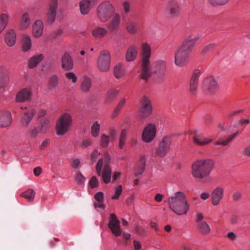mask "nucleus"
I'll return each instance as SVG.
<instances>
[{
  "instance_id": "1",
  "label": "nucleus",
  "mask_w": 250,
  "mask_h": 250,
  "mask_svg": "<svg viewBox=\"0 0 250 250\" xmlns=\"http://www.w3.org/2000/svg\"><path fill=\"white\" fill-rule=\"evenodd\" d=\"M199 35H190L186 38L175 50L174 64L178 67L186 66L189 61V55L197 42L200 39Z\"/></svg>"
},
{
  "instance_id": "2",
  "label": "nucleus",
  "mask_w": 250,
  "mask_h": 250,
  "mask_svg": "<svg viewBox=\"0 0 250 250\" xmlns=\"http://www.w3.org/2000/svg\"><path fill=\"white\" fill-rule=\"evenodd\" d=\"M167 203L169 208L177 215L187 214L189 205L185 193L177 191L168 196Z\"/></svg>"
},
{
  "instance_id": "3",
  "label": "nucleus",
  "mask_w": 250,
  "mask_h": 250,
  "mask_svg": "<svg viewBox=\"0 0 250 250\" xmlns=\"http://www.w3.org/2000/svg\"><path fill=\"white\" fill-rule=\"evenodd\" d=\"M214 165V160L211 159L198 160L192 164L191 174L196 179L205 178L212 172Z\"/></svg>"
},
{
  "instance_id": "4",
  "label": "nucleus",
  "mask_w": 250,
  "mask_h": 250,
  "mask_svg": "<svg viewBox=\"0 0 250 250\" xmlns=\"http://www.w3.org/2000/svg\"><path fill=\"white\" fill-rule=\"evenodd\" d=\"M141 78L147 81L151 75L150 59L151 55L150 45L146 43H143L141 49Z\"/></svg>"
},
{
  "instance_id": "5",
  "label": "nucleus",
  "mask_w": 250,
  "mask_h": 250,
  "mask_svg": "<svg viewBox=\"0 0 250 250\" xmlns=\"http://www.w3.org/2000/svg\"><path fill=\"white\" fill-rule=\"evenodd\" d=\"M110 158L108 154H104L103 158L99 160L96 166V170L98 176H101L104 182L108 184L110 182L111 169L109 165Z\"/></svg>"
},
{
  "instance_id": "6",
  "label": "nucleus",
  "mask_w": 250,
  "mask_h": 250,
  "mask_svg": "<svg viewBox=\"0 0 250 250\" xmlns=\"http://www.w3.org/2000/svg\"><path fill=\"white\" fill-rule=\"evenodd\" d=\"M98 19L102 22H105L115 13V9L109 1H106L100 3L97 8Z\"/></svg>"
},
{
  "instance_id": "7",
  "label": "nucleus",
  "mask_w": 250,
  "mask_h": 250,
  "mask_svg": "<svg viewBox=\"0 0 250 250\" xmlns=\"http://www.w3.org/2000/svg\"><path fill=\"white\" fill-rule=\"evenodd\" d=\"M72 123L71 116L65 113L62 114L56 124V133L58 135H63L69 130Z\"/></svg>"
},
{
  "instance_id": "8",
  "label": "nucleus",
  "mask_w": 250,
  "mask_h": 250,
  "mask_svg": "<svg viewBox=\"0 0 250 250\" xmlns=\"http://www.w3.org/2000/svg\"><path fill=\"white\" fill-rule=\"evenodd\" d=\"M110 53L106 50L101 52L98 58L97 66L101 72H107L110 67Z\"/></svg>"
},
{
  "instance_id": "9",
  "label": "nucleus",
  "mask_w": 250,
  "mask_h": 250,
  "mask_svg": "<svg viewBox=\"0 0 250 250\" xmlns=\"http://www.w3.org/2000/svg\"><path fill=\"white\" fill-rule=\"evenodd\" d=\"M180 10V6L176 0H169L167 2L165 14L167 18H176L179 16Z\"/></svg>"
},
{
  "instance_id": "10",
  "label": "nucleus",
  "mask_w": 250,
  "mask_h": 250,
  "mask_svg": "<svg viewBox=\"0 0 250 250\" xmlns=\"http://www.w3.org/2000/svg\"><path fill=\"white\" fill-rule=\"evenodd\" d=\"M152 110L153 107L150 99L146 96H143L141 101V117L144 118H147L151 114Z\"/></svg>"
},
{
  "instance_id": "11",
  "label": "nucleus",
  "mask_w": 250,
  "mask_h": 250,
  "mask_svg": "<svg viewBox=\"0 0 250 250\" xmlns=\"http://www.w3.org/2000/svg\"><path fill=\"white\" fill-rule=\"evenodd\" d=\"M156 134V126L154 124L150 123L144 129L142 133L143 140L146 143L150 142L155 138Z\"/></svg>"
},
{
  "instance_id": "12",
  "label": "nucleus",
  "mask_w": 250,
  "mask_h": 250,
  "mask_svg": "<svg viewBox=\"0 0 250 250\" xmlns=\"http://www.w3.org/2000/svg\"><path fill=\"white\" fill-rule=\"evenodd\" d=\"M171 143L170 137L166 136L164 137L160 143L159 147L157 150V155L161 157H164L168 151Z\"/></svg>"
},
{
  "instance_id": "13",
  "label": "nucleus",
  "mask_w": 250,
  "mask_h": 250,
  "mask_svg": "<svg viewBox=\"0 0 250 250\" xmlns=\"http://www.w3.org/2000/svg\"><path fill=\"white\" fill-rule=\"evenodd\" d=\"M109 228L112 232L116 236L121 235L122 229L120 226V221L118 220L116 216L114 213L110 215L108 223Z\"/></svg>"
},
{
  "instance_id": "14",
  "label": "nucleus",
  "mask_w": 250,
  "mask_h": 250,
  "mask_svg": "<svg viewBox=\"0 0 250 250\" xmlns=\"http://www.w3.org/2000/svg\"><path fill=\"white\" fill-rule=\"evenodd\" d=\"M21 109H26L22 113L21 120V123L23 127H27L33 119L35 113V111L33 108L27 109L26 107L21 106Z\"/></svg>"
},
{
  "instance_id": "15",
  "label": "nucleus",
  "mask_w": 250,
  "mask_h": 250,
  "mask_svg": "<svg viewBox=\"0 0 250 250\" xmlns=\"http://www.w3.org/2000/svg\"><path fill=\"white\" fill-rule=\"evenodd\" d=\"M154 73L160 79L164 78L166 70V62L163 60L155 61L152 64Z\"/></svg>"
},
{
  "instance_id": "16",
  "label": "nucleus",
  "mask_w": 250,
  "mask_h": 250,
  "mask_svg": "<svg viewBox=\"0 0 250 250\" xmlns=\"http://www.w3.org/2000/svg\"><path fill=\"white\" fill-rule=\"evenodd\" d=\"M201 74L199 69H196L193 72L189 81V90L192 95H195L197 90L199 80Z\"/></svg>"
},
{
  "instance_id": "17",
  "label": "nucleus",
  "mask_w": 250,
  "mask_h": 250,
  "mask_svg": "<svg viewBox=\"0 0 250 250\" xmlns=\"http://www.w3.org/2000/svg\"><path fill=\"white\" fill-rule=\"evenodd\" d=\"M203 88L208 93H213L217 89V83L214 78L211 76L206 78L203 82Z\"/></svg>"
},
{
  "instance_id": "18",
  "label": "nucleus",
  "mask_w": 250,
  "mask_h": 250,
  "mask_svg": "<svg viewBox=\"0 0 250 250\" xmlns=\"http://www.w3.org/2000/svg\"><path fill=\"white\" fill-rule=\"evenodd\" d=\"M32 91L30 88H24L17 93L15 100L17 102L23 103L30 100Z\"/></svg>"
},
{
  "instance_id": "19",
  "label": "nucleus",
  "mask_w": 250,
  "mask_h": 250,
  "mask_svg": "<svg viewBox=\"0 0 250 250\" xmlns=\"http://www.w3.org/2000/svg\"><path fill=\"white\" fill-rule=\"evenodd\" d=\"M224 195V189L221 187L215 188L211 194V203L213 206L218 205Z\"/></svg>"
},
{
  "instance_id": "20",
  "label": "nucleus",
  "mask_w": 250,
  "mask_h": 250,
  "mask_svg": "<svg viewBox=\"0 0 250 250\" xmlns=\"http://www.w3.org/2000/svg\"><path fill=\"white\" fill-rule=\"evenodd\" d=\"M58 7V0H51L47 13V21L48 23L52 24L55 21Z\"/></svg>"
},
{
  "instance_id": "21",
  "label": "nucleus",
  "mask_w": 250,
  "mask_h": 250,
  "mask_svg": "<svg viewBox=\"0 0 250 250\" xmlns=\"http://www.w3.org/2000/svg\"><path fill=\"white\" fill-rule=\"evenodd\" d=\"M4 42L8 46H13L17 41V35L13 29H7L4 37Z\"/></svg>"
},
{
  "instance_id": "22",
  "label": "nucleus",
  "mask_w": 250,
  "mask_h": 250,
  "mask_svg": "<svg viewBox=\"0 0 250 250\" xmlns=\"http://www.w3.org/2000/svg\"><path fill=\"white\" fill-rule=\"evenodd\" d=\"M121 22V16L119 13H115L112 18L107 24V27L110 32H113L119 26Z\"/></svg>"
},
{
  "instance_id": "23",
  "label": "nucleus",
  "mask_w": 250,
  "mask_h": 250,
  "mask_svg": "<svg viewBox=\"0 0 250 250\" xmlns=\"http://www.w3.org/2000/svg\"><path fill=\"white\" fill-rule=\"evenodd\" d=\"M12 122L11 113L5 111L0 114V127L4 128L9 126Z\"/></svg>"
},
{
  "instance_id": "24",
  "label": "nucleus",
  "mask_w": 250,
  "mask_h": 250,
  "mask_svg": "<svg viewBox=\"0 0 250 250\" xmlns=\"http://www.w3.org/2000/svg\"><path fill=\"white\" fill-rule=\"evenodd\" d=\"M62 67L66 71L71 70L73 68V62L70 55L65 53L62 57Z\"/></svg>"
},
{
  "instance_id": "25",
  "label": "nucleus",
  "mask_w": 250,
  "mask_h": 250,
  "mask_svg": "<svg viewBox=\"0 0 250 250\" xmlns=\"http://www.w3.org/2000/svg\"><path fill=\"white\" fill-rule=\"evenodd\" d=\"M138 55L137 47L131 45L128 47L125 55V60L128 62H132L137 58Z\"/></svg>"
},
{
  "instance_id": "26",
  "label": "nucleus",
  "mask_w": 250,
  "mask_h": 250,
  "mask_svg": "<svg viewBox=\"0 0 250 250\" xmlns=\"http://www.w3.org/2000/svg\"><path fill=\"white\" fill-rule=\"evenodd\" d=\"M146 168V159L145 156L140 157L139 162L137 164L134 170V176L137 177L144 172Z\"/></svg>"
},
{
  "instance_id": "27",
  "label": "nucleus",
  "mask_w": 250,
  "mask_h": 250,
  "mask_svg": "<svg viewBox=\"0 0 250 250\" xmlns=\"http://www.w3.org/2000/svg\"><path fill=\"white\" fill-rule=\"evenodd\" d=\"M193 140L195 144L202 146L208 145L212 141V139L202 137L200 134H198L197 132L194 133L193 137Z\"/></svg>"
},
{
  "instance_id": "28",
  "label": "nucleus",
  "mask_w": 250,
  "mask_h": 250,
  "mask_svg": "<svg viewBox=\"0 0 250 250\" xmlns=\"http://www.w3.org/2000/svg\"><path fill=\"white\" fill-rule=\"evenodd\" d=\"M31 24V20L29 14L27 12L24 13L21 16L19 23V28L20 30H25L28 28Z\"/></svg>"
},
{
  "instance_id": "29",
  "label": "nucleus",
  "mask_w": 250,
  "mask_h": 250,
  "mask_svg": "<svg viewBox=\"0 0 250 250\" xmlns=\"http://www.w3.org/2000/svg\"><path fill=\"white\" fill-rule=\"evenodd\" d=\"M44 58L42 54H38L31 57L27 62L28 67L29 68H34L41 62Z\"/></svg>"
},
{
  "instance_id": "30",
  "label": "nucleus",
  "mask_w": 250,
  "mask_h": 250,
  "mask_svg": "<svg viewBox=\"0 0 250 250\" xmlns=\"http://www.w3.org/2000/svg\"><path fill=\"white\" fill-rule=\"evenodd\" d=\"M196 226L198 232L202 235H208L211 231L210 226L206 221L199 222Z\"/></svg>"
},
{
  "instance_id": "31",
  "label": "nucleus",
  "mask_w": 250,
  "mask_h": 250,
  "mask_svg": "<svg viewBox=\"0 0 250 250\" xmlns=\"http://www.w3.org/2000/svg\"><path fill=\"white\" fill-rule=\"evenodd\" d=\"M43 25L41 21L38 20L33 25V34L36 38L40 37L42 34Z\"/></svg>"
},
{
  "instance_id": "32",
  "label": "nucleus",
  "mask_w": 250,
  "mask_h": 250,
  "mask_svg": "<svg viewBox=\"0 0 250 250\" xmlns=\"http://www.w3.org/2000/svg\"><path fill=\"white\" fill-rule=\"evenodd\" d=\"M108 31L104 28L98 27L92 30V35L95 38L101 39L106 36Z\"/></svg>"
},
{
  "instance_id": "33",
  "label": "nucleus",
  "mask_w": 250,
  "mask_h": 250,
  "mask_svg": "<svg viewBox=\"0 0 250 250\" xmlns=\"http://www.w3.org/2000/svg\"><path fill=\"white\" fill-rule=\"evenodd\" d=\"M113 73L115 77L118 79L122 78L125 75L123 64L119 63L114 67Z\"/></svg>"
},
{
  "instance_id": "34",
  "label": "nucleus",
  "mask_w": 250,
  "mask_h": 250,
  "mask_svg": "<svg viewBox=\"0 0 250 250\" xmlns=\"http://www.w3.org/2000/svg\"><path fill=\"white\" fill-rule=\"evenodd\" d=\"M21 45L22 49L24 52L28 51L31 49L32 42L30 37L26 35L22 36Z\"/></svg>"
},
{
  "instance_id": "35",
  "label": "nucleus",
  "mask_w": 250,
  "mask_h": 250,
  "mask_svg": "<svg viewBox=\"0 0 250 250\" xmlns=\"http://www.w3.org/2000/svg\"><path fill=\"white\" fill-rule=\"evenodd\" d=\"M119 93V91L115 89H111L107 91L105 98V102L108 104L111 103L115 99Z\"/></svg>"
},
{
  "instance_id": "36",
  "label": "nucleus",
  "mask_w": 250,
  "mask_h": 250,
  "mask_svg": "<svg viewBox=\"0 0 250 250\" xmlns=\"http://www.w3.org/2000/svg\"><path fill=\"white\" fill-rule=\"evenodd\" d=\"M8 79L7 69L5 67H0V89L3 87Z\"/></svg>"
},
{
  "instance_id": "37",
  "label": "nucleus",
  "mask_w": 250,
  "mask_h": 250,
  "mask_svg": "<svg viewBox=\"0 0 250 250\" xmlns=\"http://www.w3.org/2000/svg\"><path fill=\"white\" fill-rule=\"evenodd\" d=\"M92 5L87 0H83L80 2V9L83 15L87 14L92 7Z\"/></svg>"
},
{
  "instance_id": "38",
  "label": "nucleus",
  "mask_w": 250,
  "mask_h": 250,
  "mask_svg": "<svg viewBox=\"0 0 250 250\" xmlns=\"http://www.w3.org/2000/svg\"><path fill=\"white\" fill-rule=\"evenodd\" d=\"M91 86V80L90 78L85 77L83 78L81 84V90L83 92H87Z\"/></svg>"
},
{
  "instance_id": "39",
  "label": "nucleus",
  "mask_w": 250,
  "mask_h": 250,
  "mask_svg": "<svg viewBox=\"0 0 250 250\" xmlns=\"http://www.w3.org/2000/svg\"><path fill=\"white\" fill-rule=\"evenodd\" d=\"M9 15L6 13L0 14V30L3 31L8 24Z\"/></svg>"
},
{
  "instance_id": "40",
  "label": "nucleus",
  "mask_w": 250,
  "mask_h": 250,
  "mask_svg": "<svg viewBox=\"0 0 250 250\" xmlns=\"http://www.w3.org/2000/svg\"><path fill=\"white\" fill-rule=\"evenodd\" d=\"M126 135L127 130L125 129H123L121 132L119 141V147L120 149H123L125 144Z\"/></svg>"
},
{
  "instance_id": "41",
  "label": "nucleus",
  "mask_w": 250,
  "mask_h": 250,
  "mask_svg": "<svg viewBox=\"0 0 250 250\" xmlns=\"http://www.w3.org/2000/svg\"><path fill=\"white\" fill-rule=\"evenodd\" d=\"M21 196L27 200L28 201H33L35 196V192L33 189H28L22 193Z\"/></svg>"
},
{
  "instance_id": "42",
  "label": "nucleus",
  "mask_w": 250,
  "mask_h": 250,
  "mask_svg": "<svg viewBox=\"0 0 250 250\" xmlns=\"http://www.w3.org/2000/svg\"><path fill=\"white\" fill-rule=\"evenodd\" d=\"M126 102V99L125 98H123L118 103L117 106L115 108L113 112L112 115V117L113 118H115L117 116L120 110L125 104Z\"/></svg>"
},
{
  "instance_id": "43",
  "label": "nucleus",
  "mask_w": 250,
  "mask_h": 250,
  "mask_svg": "<svg viewBox=\"0 0 250 250\" xmlns=\"http://www.w3.org/2000/svg\"><path fill=\"white\" fill-rule=\"evenodd\" d=\"M100 125L98 121H95L91 126V134L93 137H97L99 135Z\"/></svg>"
},
{
  "instance_id": "44",
  "label": "nucleus",
  "mask_w": 250,
  "mask_h": 250,
  "mask_svg": "<svg viewBox=\"0 0 250 250\" xmlns=\"http://www.w3.org/2000/svg\"><path fill=\"white\" fill-rule=\"evenodd\" d=\"M59 80L56 75L52 76L48 81V86L50 89L56 88L58 84Z\"/></svg>"
},
{
  "instance_id": "45",
  "label": "nucleus",
  "mask_w": 250,
  "mask_h": 250,
  "mask_svg": "<svg viewBox=\"0 0 250 250\" xmlns=\"http://www.w3.org/2000/svg\"><path fill=\"white\" fill-rule=\"evenodd\" d=\"M110 138L105 134H103L101 136L100 145L102 147H107L109 145Z\"/></svg>"
},
{
  "instance_id": "46",
  "label": "nucleus",
  "mask_w": 250,
  "mask_h": 250,
  "mask_svg": "<svg viewBox=\"0 0 250 250\" xmlns=\"http://www.w3.org/2000/svg\"><path fill=\"white\" fill-rule=\"evenodd\" d=\"M48 123L49 121L46 119L43 120L40 122L39 128L41 132L44 133L46 131L49 127Z\"/></svg>"
},
{
  "instance_id": "47",
  "label": "nucleus",
  "mask_w": 250,
  "mask_h": 250,
  "mask_svg": "<svg viewBox=\"0 0 250 250\" xmlns=\"http://www.w3.org/2000/svg\"><path fill=\"white\" fill-rule=\"evenodd\" d=\"M126 30L130 34H134L136 33L137 29L135 23L132 21L128 22L126 25Z\"/></svg>"
},
{
  "instance_id": "48",
  "label": "nucleus",
  "mask_w": 250,
  "mask_h": 250,
  "mask_svg": "<svg viewBox=\"0 0 250 250\" xmlns=\"http://www.w3.org/2000/svg\"><path fill=\"white\" fill-rule=\"evenodd\" d=\"M216 46V43H210L208 45H206L203 47L201 53L204 55L212 50Z\"/></svg>"
},
{
  "instance_id": "49",
  "label": "nucleus",
  "mask_w": 250,
  "mask_h": 250,
  "mask_svg": "<svg viewBox=\"0 0 250 250\" xmlns=\"http://www.w3.org/2000/svg\"><path fill=\"white\" fill-rule=\"evenodd\" d=\"M239 216L238 214L233 213L229 217V221L231 225L234 226L238 224Z\"/></svg>"
},
{
  "instance_id": "50",
  "label": "nucleus",
  "mask_w": 250,
  "mask_h": 250,
  "mask_svg": "<svg viewBox=\"0 0 250 250\" xmlns=\"http://www.w3.org/2000/svg\"><path fill=\"white\" fill-rule=\"evenodd\" d=\"M122 5L124 14H126L128 13L130 11L131 2L129 0H125L123 2Z\"/></svg>"
},
{
  "instance_id": "51",
  "label": "nucleus",
  "mask_w": 250,
  "mask_h": 250,
  "mask_svg": "<svg viewBox=\"0 0 250 250\" xmlns=\"http://www.w3.org/2000/svg\"><path fill=\"white\" fill-rule=\"evenodd\" d=\"M92 144V140L90 138L83 139L81 143L80 146L83 148L87 147Z\"/></svg>"
},
{
  "instance_id": "52",
  "label": "nucleus",
  "mask_w": 250,
  "mask_h": 250,
  "mask_svg": "<svg viewBox=\"0 0 250 250\" xmlns=\"http://www.w3.org/2000/svg\"><path fill=\"white\" fill-rule=\"evenodd\" d=\"M66 78L68 80H71L72 82L75 83L77 82L78 78L76 75L73 72H67L65 74Z\"/></svg>"
},
{
  "instance_id": "53",
  "label": "nucleus",
  "mask_w": 250,
  "mask_h": 250,
  "mask_svg": "<svg viewBox=\"0 0 250 250\" xmlns=\"http://www.w3.org/2000/svg\"><path fill=\"white\" fill-rule=\"evenodd\" d=\"M122 192V187L121 185L118 186L115 188V193L114 196L112 197V199L117 200Z\"/></svg>"
},
{
  "instance_id": "54",
  "label": "nucleus",
  "mask_w": 250,
  "mask_h": 250,
  "mask_svg": "<svg viewBox=\"0 0 250 250\" xmlns=\"http://www.w3.org/2000/svg\"><path fill=\"white\" fill-rule=\"evenodd\" d=\"M99 182L95 176H93L89 182V185L92 188L98 187Z\"/></svg>"
},
{
  "instance_id": "55",
  "label": "nucleus",
  "mask_w": 250,
  "mask_h": 250,
  "mask_svg": "<svg viewBox=\"0 0 250 250\" xmlns=\"http://www.w3.org/2000/svg\"><path fill=\"white\" fill-rule=\"evenodd\" d=\"M75 179L78 184H82L84 182L85 178L81 172H78L76 174Z\"/></svg>"
},
{
  "instance_id": "56",
  "label": "nucleus",
  "mask_w": 250,
  "mask_h": 250,
  "mask_svg": "<svg viewBox=\"0 0 250 250\" xmlns=\"http://www.w3.org/2000/svg\"><path fill=\"white\" fill-rule=\"evenodd\" d=\"M134 230L136 234L140 236L145 234L146 232L145 229L139 226H136L134 228Z\"/></svg>"
},
{
  "instance_id": "57",
  "label": "nucleus",
  "mask_w": 250,
  "mask_h": 250,
  "mask_svg": "<svg viewBox=\"0 0 250 250\" xmlns=\"http://www.w3.org/2000/svg\"><path fill=\"white\" fill-rule=\"evenodd\" d=\"M100 155V153L98 152L97 149L93 150L91 154L90 158L92 163L95 162L97 160L98 155Z\"/></svg>"
},
{
  "instance_id": "58",
  "label": "nucleus",
  "mask_w": 250,
  "mask_h": 250,
  "mask_svg": "<svg viewBox=\"0 0 250 250\" xmlns=\"http://www.w3.org/2000/svg\"><path fill=\"white\" fill-rule=\"evenodd\" d=\"M229 0H208L212 4L223 5L227 3Z\"/></svg>"
},
{
  "instance_id": "59",
  "label": "nucleus",
  "mask_w": 250,
  "mask_h": 250,
  "mask_svg": "<svg viewBox=\"0 0 250 250\" xmlns=\"http://www.w3.org/2000/svg\"><path fill=\"white\" fill-rule=\"evenodd\" d=\"M40 132L39 128L35 127L32 129L30 131V136L31 138H35Z\"/></svg>"
},
{
  "instance_id": "60",
  "label": "nucleus",
  "mask_w": 250,
  "mask_h": 250,
  "mask_svg": "<svg viewBox=\"0 0 250 250\" xmlns=\"http://www.w3.org/2000/svg\"><path fill=\"white\" fill-rule=\"evenodd\" d=\"M242 197V193L240 191H237L235 192L232 196L233 200L235 201H238L241 199Z\"/></svg>"
},
{
  "instance_id": "61",
  "label": "nucleus",
  "mask_w": 250,
  "mask_h": 250,
  "mask_svg": "<svg viewBox=\"0 0 250 250\" xmlns=\"http://www.w3.org/2000/svg\"><path fill=\"white\" fill-rule=\"evenodd\" d=\"M104 194L102 192H98L95 195V199L98 202L102 203L103 201Z\"/></svg>"
},
{
  "instance_id": "62",
  "label": "nucleus",
  "mask_w": 250,
  "mask_h": 250,
  "mask_svg": "<svg viewBox=\"0 0 250 250\" xmlns=\"http://www.w3.org/2000/svg\"><path fill=\"white\" fill-rule=\"evenodd\" d=\"M242 153L246 157H250V145L244 148Z\"/></svg>"
},
{
  "instance_id": "63",
  "label": "nucleus",
  "mask_w": 250,
  "mask_h": 250,
  "mask_svg": "<svg viewBox=\"0 0 250 250\" xmlns=\"http://www.w3.org/2000/svg\"><path fill=\"white\" fill-rule=\"evenodd\" d=\"M204 217L202 213H197L196 214V217L195 219V222L197 223V224L199 223V222H203V221Z\"/></svg>"
},
{
  "instance_id": "64",
  "label": "nucleus",
  "mask_w": 250,
  "mask_h": 250,
  "mask_svg": "<svg viewBox=\"0 0 250 250\" xmlns=\"http://www.w3.org/2000/svg\"><path fill=\"white\" fill-rule=\"evenodd\" d=\"M117 136V131L115 129H111L109 131V138L111 140H115Z\"/></svg>"
}]
</instances>
